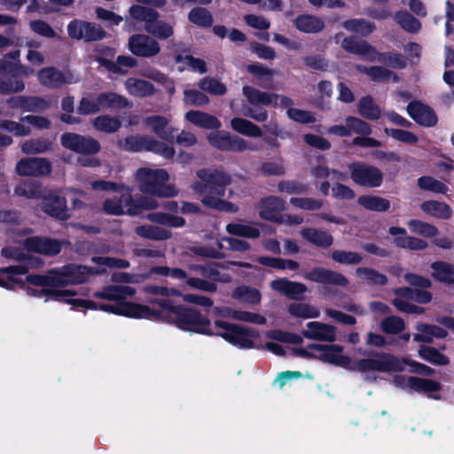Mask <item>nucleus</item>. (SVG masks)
<instances>
[{"label": "nucleus", "mask_w": 454, "mask_h": 454, "mask_svg": "<svg viewBox=\"0 0 454 454\" xmlns=\"http://www.w3.org/2000/svg\"><path fill=\"white\" fill-rule=\"evenodd\" d=\"M343 347L338 344L311 343L307 348H298L294 353L303 358L318 359L319 361L333 364L349 371L365 372L375 371L387 372L389 371H402L403 366L399 360L392 354L372 351L368 353L372 358H362L353 361L349 356L342 355ZM364 355H367L364 351Z\"/></svg>", "instance_id": "obj_1"}, {"label": "nucleus", "mask_w": 454, "mask_h": 454, "mask_svg": "<svg viewBox=\"0 0 454 454\" xmlns=\"http://www.w3.org/2000/svg\"><path fill=\"white\" fill-rule=\"evenodd\" d=\"M150 303L156 304L160 309H151L145 305L149 311L138 319L162 320L174 324L179 329L191 331L200 334L214 335L210 327V320L203 317L198 309L176 305L173 301L165 298L151 299Z\"/></svg>", "instance_id": "obj_2"}, {"label": "nucleus", "mask_w": 454, "mask_h": 454, "mask_svg": "<svg viewBox=\"0 0 454 454\" xmlns=\"http://www.w3.org/2000/svg\"><path fill=\"white\" fill-rule=\"evenodd\" d=\"M196 176L199 181H195L192 189L199 194L204 195L201 203L206 207L225 213H237L239 207L228 200H223L225 196L227 186L232 178L223 168H200Z\"/></svg>", "instance_id": "obj_3"}, {"label": "nucleus", "mask_w": 454, "mask_h": 454, "mask_svg": "<svg viewBox=\"0 0 454 454\" xmlns=\"http://www.w3.org/2000/svg\"><path fill=\"white\" fill-rule=\"evenodd\" d=\"M168 177V172L162 168H140L136 172V179L139 184L140 192L160 198H173L178 194V191L174 185L166 184Z\"/></svg>", "instance_id": "obj_4"}, {"label": "nucleus", "mask_w": 454, "mask_h": 454, "mask_svg": "<svg viewBox=\"0 0 454 454\" xmlns=\"http://www.w3.org/2000/svg\"><path fill=\"white\" fill-rule=\"evenodd\" d=\"M215 327L223 332L215 334L239 348L250 349L254 348L253 339L258 337V332L253 328L241 326L223 320H215Z\"/></svg>", "instance_id": "obj_5"}, {"label": "nucleus", "mask_w": 454, "mask_h": 454, "mask_svg": "<svg viewBox=\"0 0 454 454\" xmlns=\"http://www.w3.org/2000/svg\"><path fill=\"white\" fill-rule=\"evenodd\" d=\"M60 143L64 148L83 156H94L101 151L98 140L91 136L74 132L63 133Z\"/></svg>", "instance_id": "obj_6"}, {"label": "nucleus", "mask_w": 454, "mask_h": 454, "mask_svg": "<svg viewBox=\"0 0 454 454\" xmlns=\"http://www.w3.org/2000/svg\"><path fill=\"white\" fill-rule=\"evenodd\" d=\"M351 180L357 185L367 188H378L383 183L382 171L372 165L362 161H354L348 166Z\"/></svg>", "instance_id": "obj_7"}, {"label": "nucleus", "mask_w": 454, "mask_h": 454, "mask_svg": "<svg viewBox=\"0 0 454 454\" xmlns=\"http://www.w3.org/2000/svg\"><path fill=\"white\" fill-rule=\"evenodd\" d=\"M67 30L69 37L85 43L98 42L106 36V32L99 24L77 19L68 23Z\"/></svg>", "instance_id": "obj_8"}, {"label": "nucleus", "mask_w": 454, "mask_h": 454, "mask_svg": "<svg viewBox=\"0 0 454 454\" xmlns=\"http://www.w3.org/2000/svg\"><path fill=\"white\" fill-rule=\"evenodd\" d=\"M84 309H91V310H102L110 314H114L118 316H123L130 318H137L138 317L144 316L148 312L149 309L143 304L138 303H118V304H109L104 302H97L90 300H85Z\"/></svg>", "instance_id": "obj_9"}, {"label": "nucleus", "mask_w": 454, "mask_h": 454, "mask_svg": "<svg viewBox=\"0 0 454 454\" xmlns=\"http://www.w3.org/2000/svg\"><path fill=\"white\" fill-rule=\"evenodd\" d=\"M207 138L213 147L220 151L241 153L247 150L254 151L256 149L249 145L244 138L223 130L212 132Z\"/></svg>", "instance_id": "obj_10"}, {"label": "nucleus", "mask_w": 454, "mask_h": 454, "mask_svg": "<svg viewBox=\"0 0 454 454\" xmlns=\"http://www.w3.org/2000/svg\"><path fill=\"white\" fill-rule=\"evenodd\" d=\"M15 169L20 176H46L51 173L52 164L46 158H22Z\"/></svg>", "instance_id": "obj_11"}, {"label": "nucleus", "mask_w": 454, "mask_h": 454, "mask_svg": "<svg viewBox=\"0 0 454 454\" xmlns=\"http://www.w3.org/2000/svg\"><path fill=\"white\" fill-rule=\"evenodd\" d=\"M98 273V270L94 267L77 264H67L63 267L61 271L56 272L57 277L62 282L60 287L85 283L90 275Z\"/></svg>", "instance_id": "obj_12"}, {"label": "nucleus", "mask_w": 454, "mask_h": 454, "mask_svg": "<svg viewBox=\"0 0 454 454\" xmlns=\"http://www.w3.org/2000/svg\"><path fill=\"white\" fill-rule=\"evenodd\" d=\"M129 49L135 56L152 58L160 53V45L148 35L135 34L129 38Z\"/></svg>", "instance_id": "obj_13"}, {"label": "nucleus", "mask_w": 454, "mask_h": 454, "mask_svg": "<svg viewBox=\"0 0 454 454\" xmlns=\"http://www.w3.org/2000/svg\"><path fill=\"white\" fill-rule=\"evenodd\" d=\"M24 247L29 252L55 256L60 253L62 243L48 237L32 236L24 240Z\"/></svg>", "instance_id": "obj_14"}, {"label": "nucleus", "mask_w": 454, "mask_h": 454, "mask_svg": "<svg viewBox=\"0 0 454 454\" xmlns=\"http://www.w3.org/2000/svg\"><path fill=\"white\" fill-rule=\"evenodd\" d=\"M259 215L262 219L277 223H284V217L279 212L286 209V201L278 196H267L259 202Z\"/></svg>", "instance_id": "obj_15"}, {"label": "nucleus", "mask_w": 454, "mask_h": 454, "mask_svg": "<svg viewBox=\"0 0 454 454\" xmlns=\"http://www.w3.org/2000/svg\"><path fill=\"white\" fill-rule=\"evenodd\" d=\"M395 382L397 386L402 387H408L417 393H433L438 392L442 389L440 382L431 380L419 378L415 376H403L398 375L395 378Z\"/></svg>", "instance_id": "obj_16"}, {"label": "nucleus", "mask_w": 454, "mask_h": 454, "mask_svg": "<svg viewBox=\"0 0 454 454\" xmlns=\"http://www.w3.org/2000/svg\"><path fill=\"white\" fill-rule=\"evenodd\" d=\"M406 109L409 116L420 126L434 127L437 123L438 118L434 111L421 101H411Z\"/></svg>", "instance_id": "obj_17"}, {"label": "nucleus", "mask_w": 454, "mask_h": 454, "mask_svg": "<svg viewBox=\"0 0 454 454\" xmlns=\"http://www.w3.org/2000/svg\"><path fill=\"white\" fill-rule=\"evenodd\" d=\"M42 210L48 215L61 221H66L71 216L68 213L66 198L57 194H49L43 197Z\"/></svg>", "instance_id": "obj_18"}, {"label": "nucleus", "mask_w": 454, "mask_h": 454, "mask_svg": "<svg viewBox=\"0 0 454 454\" xmlns=\"http://www.w3.org/2000/svg\"><path fill=\"white\" fill-rule=\"evenodd\" d=\"M304 278L312 282L333 285L341 287H344L348 284V278L343 274L321 267L312 269L305 274Z\"/></svg>", "instance_id": "obj_19"}, {"label": "nucleus", "mask_w": 454, "mask_h": 454, "mask_svg": "<svg viewBox=\"0 0 454 454\" xmlns=\"http://www.w3.org/2000/svg\"><path fill=\"white\" fill-rule=\"evenodd\" d=\"M307 330H303L301 334L308 340L333 342L336 340V327L332 325L318 321H310L307 323Z\"/></svg>", "instance_id": "obj_20"}, {"label": "nucleus", "mask_w": 454, "mask_h": 454, "mask_svg": "<svg viewBox=\"0 0 454 454\" xmlns=\"http://www.w3.org/2000/svg\"><path fill=\"white\" fill-rule=\"evenodd\" d=\"M388 233L392 236H395L393 239V243L399 248L419 251L427 247V242L426 240L416 237L407 236V231L405 228L391 226L388 229Z\"/></svg>", "instance_id": "obj_21"}, {"label": "nucleus", "mask_w": 454, "mask_h": 454, "mask_svg": "<svg viewBox=\"0 0 454 454\" xmlns=\"http://www.w3.org/2000/svg\"><path fill=\"white\" fill-rule=\"evenodd\" d=\"M270 287L287 297L289 300L301 301L303 294L308 291L307 286L300 283L291 281L286 278H277L270 282Z\"/></svg>", "instance_id": "obj_22"}, {"label": "nucleus", "mask_w": 454, "mask_h": 454, "mask_svg": "<svg viewBox=\"0 0 454 454\" xmlns=\"http://www.w3.org/2000/svg\"><path fill=\"white\" fill-rule=\"evenodd\" d=\"M341 48L347 52L360 56L368 61H375L378 51L375 47L364 40H357L354 36H347L341 43Z\"/></svg>", "instance_id": "obj_23"}, {"label": "nucleus", "mask_w": 454, "mask_h": 454, "mask_svg": "<svg viewBox=\"0 0 454 454\" xmlns=\"http://www.w3.org/2000/svg\"><path fill=\"white\" fill-rule=\"evenodd\" d=\"M119 197L106 199L103 203V211L107 215H122L127 214L126 210L131 207L133 196L129 188L122 191Z\"/></svg>", "instance_id": "obj_24"}, {"label": "nucleus", "mask_w": 454, "mask_h": 454, "mask_svg": "<svg viewBox=\"0 0 454 454\" xmlns=\"http://www.w3.org/2000/svg\"><path fill=\"white\" fill-rule=\"evenodd\" d=\"M300 233L304 240L323 249L329 248L334 241L330 232L317 228H303Z\"/></svg>", "instance_id": "obj_25"}, {"label": "nucleus", "mask_w": 454, "mask_h": 454, "mask_svg": "<svg viewBox=\"0 0 454 454\" xmlns=\"http://www.w3.org/2000/svg\"><path fill=\"white\" fill-rule=\"evenodd\" d=\"M243 94L247 101L254 106H278V94L262 91L252 86H244Z\"/></svg>", "instance_id": "obj_26"}, {"label": "nucleus", "mask_w": 454, "mask_h": 454, "mask_svg": "<svg viewBox=\"0 0 454 454\" xmlns=\"http://www.w3.org/2000/svg\"><path fill=\"white\" fill-rule=\"evenodd\" d=\"M160 14L155 12L147 25H145V30L153 37L159 40H168L174 35V27L171 24L159 20Z\"/></svg>", "instance_id": "obj_27"}, {"label": "nucleus", "mask_w": 454, "mask_h": 454, "mask_svg": "<svg viewBox=\"0 0 454 454\" xmlns=\"http://www.w3.org/2000/svg\"><path fill=\"white\" fill-rule=\"evenodd\" d=\"M185 120L192 124L205 129H218L221 121L214 115L198 110H190L185 114Z\"/></svg>", "instance_id": "obj_28"}, {"label": "nucleus", "mask_w": 454, "mask_h": 454, "mask_svg": "<svg viewBox=\"0 0 454 454\" xmlns=\"http://www.w3.org/2000/svg\"><path fill=\"white\" fill-rule=\"evenodd\" d=\"M38 79L42 85L49 89H59L67 83L65 74L54 67L42 68L38 72Z\"/></svg>", "instance_id": "obj_29"}, {"label": "nucleus", "mask_w": 454, "mask_h": 454, "mask_svg": "<svg viewBox=\"0 0 454 454\" xmlns=\"http://www.w3.org/2000/svg\"><path fill=\"white\" fill-rule=\"evenodd\" d=\"M297 30L305 34H317L324 30L325 22L312 14H299L294 20Z\"/></svg>", "instance_id": "obj_30"}, {"label": "nucleus", "mask_w": 454, "mask_h": 454, "mask_svg": "<svg viewBox=\"0 0 454 454\" xmlns=\"http://www.w3.org/2000/svg\"><path fill=\"white\" fill-rule=\"evenodd\" d=\"M152 138L148 135H130L119 140L117 145L120 149L127 152H149Z\"/></svg>", "instance_id": "obj_31"}, {"label": "nucleus", "mask_w": 454, "mask_h": 454, "mask_svg": "<svg viewBox=\"0 0 454 454\" xmlns=\"http://www.w3.org/2000/svg\"><path fill=\"white\" fill-rule=\"evenodd\" d=\"M101 108L126 109L131 108L132 103L124 96L112 91L101 92L98 95Z\"/></svg>", "instance_id": "obj_32"}, {"label": "nucleus", "mask_w": 454, "mask_h": 454, "mask_svg": "<svg viewBox=\"0 0 454 454\" xmlns=\"http://www.w3.org/2000/svg\"><path fill=\"white\" fill-rule=\"evenodd\" d=\"M125 85L128 92L134 97L146 98L155 93L154 85L146 80L129 78Z\"/></svg>", "instance_id": "obj_33"}, {"label": "nucleus", "mask_w": 454, "mask_h": 454, "mask_svg": "<svg viewBox=\"0 0 454 454\" xmlns=\"http://www.w3.org/2000/svg\"><path fill=\"white\" fill-rule=\"evenodd\" d=\"M432 278L446 285H454V264L437 261L431 264Z\"/></svg>", "instance_id": "obj_34"}, {"label": "nucleus", "mask_w": 454, "mask_h": 454, "mask_svg": "<svg viewBox=\"0 0 454 454\" xmlns=\"http://www.w3.org/2000/svg\"><path fill=\"white\" fill-rule=\"evenodd\" d=\"M136 233L141 238L154 241L167 240L172 236L171 231L167 229L148 224L137 226Z\"/></svg>", "instance_id": "obj_35"}, {"label": "nucleus", "mask_w": 454, "mask_h": 454, "mask_svg": "<svg viewBox=\"0 0 454 454\" xmlns=\"http://www.w3.org/2000/svg\"><path fill=\"white\" fill-rule=\"evenodd\" d=\"M357 203L364 208L374 212H386L390 208V201L377 195H361Z\"/></svg>", "instance_id": "obj_36"}, {"label": "nucleus", "mask_w": 454, "mask_h": 454, "mask_svg": "<svg viewBox=\"0 0 454 454\" xmlns=\"http://www.w3.org/2000/svg\"><path fill=\"white\" fill-rule=\"evenodd\" d=\"M420 207L425 213L439 219L447 220L452 215L451 207L445 202L427 200L421 204Z\"/></svg>", "instance_id": "obj_37"}, {"label": "nucleus", "mask_w": 454, "mask_h": 454, "mask_svg": "<svg viewBox=\"0 0 454 454\" xmlns=\"http://www.w3.org/2000/svg\"><path fill=\"white\" fill-rule=\"evenodd\" d=\"M418 353L421 359L434 365L445 366L450 364V358L434 347L419 345Z\"/></svg>", "instance_id": "obj_38"}, {"label": "nucleus", "mask_w": 454, "mask_h": 454, "mask_svg": "<svg viewBox=\"0 0 454 454\" xmlns=\"http://www.w3.org/2000/svg\"><path fill=\"white\" fill-rule=\"evenodd\" d=\"M147 219L154 223L170 228H181L186 223L184 217L164 212H153L147 215Z\"/></svg>", "instance_id": "obj_39"}, {"label": "nucleus", "mask_w": 454, "mask_h": 454, "mask_svg": "<svg viewBox=\"0 0 454 454\" xmlns=\"http://www.w3.org/2000/svg\"><path fill=\"white\" fill-rule=\"evenodd\" d=\"M231 297L252 305L259 304L262 300V294L258 289L245 285L235 287Z\"/></svg>", "instance_id": "obj_40"}, {"label": "nucleus", "mask_w": 454, "mask_h": 454, "mask_svg": "<svg viewBox=\"0 0 454 454\" xmlns=\"http://www.w3.org/2000/svg\"><path fill=\"white\" fill-rule=\"evenodd\" d=\"M231 127L233 130L244 136L251 137H261L262 136L261 128L247 119L235 117L231 120Z\"/></svg>", "instance_id": "obj_41"}, {"label": "nucleus", "mask_w": 454, "mask_h": 454, "mask_svg": "<svg viewBox=\"0 0 454 454\" xmlns=\"http://www.w3.org/2000/svg\"><path fill=\"white\" fill-rule=\"evenodd\" d=\"M343 27L348 31L358 34L362 36H368L376 29L373 22L365 19H350L343 22Z\"/></svg>", "instance_id": "obj_42"}, {"label": "nucleus", "mask_w": 454, "mask_h": 454, "mask_svg": "<svg viewBox=\"0 0 454 454\" xmlns=\"http://www.w3.org/2000/svg\"><path fill=\"white\" fill-rule=\"evenodd\" d=\"M356 274L361 279L372 286H383L387 284V277L375 269L369 267H359L356 270Z\"/></svg>", "instance_id": "obj_43"}, {"label": "nucleus", "mask_w": 454, "mask_h": 454, "mask_svg": "<svg viewBox=\"0 0 454 454\" xmlns=\"http://www.w3.org/2000/svg\"><path fill=\"white\" fill-rule=\"evenodd\" d=\"M358 113L364 119L376 121L380 117V108L371 96H365L359 99L357 104Z\"/></svg>", "instance_id": "obj_44"}, {"label": "nucleus", "mask_w": 454, "mask_h": 454, "mask_svg": "<svg viewBox=\"0 0 454 454\" xmlns=\"http://www.w3.org/2000/svg\"><path fill=\"white\" fill-rule=\"evenodd\" d=\"M52 146V142L48 138H31L22 144L21 151L26 154H38L51 151Z\"/></svg>", "instance_id": "obj_45"}, {"label": "nucleus", "mask_w": 454, "mask_h": 454, "mask_svg": "<svg viewBox=\"0 0 454 454\" xmlns=\"http://www.w3.org/2000/svg\"><path fill=\"white\" fill-rule=\"evenodd\" d=\"M395 20L406 32L415 34L421 28L420 21L408 11H398L395 14Z\"/></svg>", "instance_id": "obj_46"}, {"label": "nucleus", "mask_w": 454, "mask_h": 454, "mask_svg": "<svg viewBox=\"0 0 454 454\" xmlns=\"http://www.w3.org/2000/svg\"><path fill=\"white\" fill-rule=\"evenodd\" d=\"M226 231L232 236L246 239H258L261 235V231L257 227L238 223H228L226 225Z\"/></svg>", "instance_id": "obj_47"}, {"label": "nucleus", "mask_w": 454, "mask_h": 454, "mask_svg": "<svg viewBox=\"0 0 454 454\" xmlns=\"http://www.w3.org/2000/svg\"><path fill=\"white\" fill-rule=\"evenodd\" d=\"M159 207L158 201L148 196H138L133 198L131 202V207H129L126 212L129 215H137L142 213L143 210L155 209Z\"/></svg>", "instance_id": "obj_48"}, {"label": "nucleus", "mask_w": 454, "mask_h": 454, "mask_svg": "<svg viewBox=\"0 0 454 454\" xmlns=\"http://www.w3.org/2000/svg\"><path fill=\"white\" fill-rule=\"evenodd\" d=\"M92 124L97 130L108 134L118 131L121 126V122L117 117L107 114L96 117Z\"/></svg>", "instance_id": "obj_49"}, {"label": "nucleus", "mask_w": 454, "mask_h": 454, "mask_svg": "<svg viewBox=\"0 0 454 454\" xmlns=\"http://www.w3.org/2000/svg\"><path fill=\"white\" fill-rule=\"evenodd\" d=\"M188 20L201 27H210L214 22L212 13L204 7L192 8L188 13Z\"/></svg>", "instance_id": "obj_50"}, {"label": "nucleus", "mask_w": 454, "mask_h": 454, "mask_svg": "<svg viewBox=\"0 0 454 454\" xmlns=\"http://www.w3.org/2000/svg\"><path fill=\"white\" fill-rule=\"evenodd\" d=\"M363 72L375 82H387L390 78H393L394 82L399 81V77L395 72L380 66L364 67Z\"/></svg>", "instance_id": "obj_51"}, {"label": "nucleus", "mask_w": 454, "mask_h": 454, "mask_svg": "<svg viewBox=\"0 0 454 454\" xmlns=\"http://www.w3.org/2000/svg\"><path fill=\"white\" fill-rule=\"evenodd\" d=\"M14 194L27 199H40L42 197L41 186L36 182L23 181L14 188Z\"/></svg>", "instance_id": "obj_52"}, {"label": "nucleus", "mask_w": 454, "mask_h": 454, "mask_svg": "<svg viewBox=\"0 0 454 454\" xmlns=\"http://www.w3.org/2000/svg\"><path fill=\"white\" fill-rule=\"evenodd\" d=\"M376 60L396 69H403L407 66L406 58L396 52L378 51V53L375 54V61Z\"/></svg>", "instance_id": "obj_53"}, {"label": "nucleus", "mask_w": 454, "mask_h": 454, "mask_svg": "<svg viewBox=\"0 0 454 454\" xmlns=\"http://www.w3.org/2000/svg\"><path fill=\"white\" fill-rule=\"evenodd\" d=\"M26 281L31 285L42 287H60L62 284L56 272L52 275L29 274L26 277Z\"/></svg>", "instance_id": "obj_54"}, {"label": "nucleus", "mask_w": 454, "mask_h": 454, "mask_svg": "<svg viewBox=\"0 0 454 454\" xmlns=\"http://www.w3.org/2000/svg\"><path fill=\"white\" fill-rule=\"evenodd\" d=\"M380 329L386 334H400L405 329V323L398 316H388L382 319Z\"/></svg>", "instance_id": "obj_55"}, {"label": "nucleus", "mask_w": 454, "mask_h": 454, "mask_svg": "<svg viewBox=\"0 0 454 454\" xmlns=\"http://www.w3.org/2000/svg\"><path fill=\"white\" fill-rule=\"evenodd\" d=\"M27 293L30 296H35L38 298H42L43 296H51L58 301H62V298L73 296L75 294L74 292L70 290H59L54 288H43V289H35L27 287Z\"/></svg>", "instance_id": "obj_56"}, {"label": "nucleus", "mask_w": 454, "mask_h": 454, "mask_svg": "<svg viewBox=\"0 0 454 454\" xmlns=\"http://www.w3.org/2000/svg\"><path fill=\"white\" fill-rule=\"evenodd\" d=\"M288 312L300 318H317L320 314L318 309L307 303H292L288 307Z\"/></svg>", "instance_id": "obj_57"}, {"label": "nucleus", "mask_w": 454, "mask_h": 454, "mask_svg": "<svg viewBox=\"0 0 454 454\" xmlns=\"http://www.w3.org/2000/svg\"><path fill=\"white\" fill-rule=\"evenodd\" d=\"M331 258L340 264L354 265L363 261V256L356 252L334 250L331 254Z\"/></svg>", "instance_id": "obj_58"}, {"label": "nucleus", "mask_w": 454, "mask_h": 454, "mask_svg": "<svg viewBox=\"0 0 454 454\" xmlns=\"http://www.w3.org/2000/svg\"><path fill=\"white\" fill-rule=\"evenodd\" d=\"M266 336L271 340L288 344H301L303 339L301 335L283 330L268 331Z\"/></svg>", "instance_id": "obj_59"}, {"label": "nucleus", "mask_w": 454, "mask_h": 454, "mask_svg": "<svg viewBox=\"0 0 454 454\" xmlns=\"http://www.w3.org/2000/svg\"><path fill=\"white\" fill-rule=\"evenodd\" d=\"M199 86L203 91H207L216 96H223L227 91V88L223 82L211 77L202 78Z\"/></svg>", "instance_id": "obj_60"}, {"label": "nucleus", "mask_w": 454, "mask_h": 454, "mask_svg": "<svg viewBox=\"0 0 454 454\" xmlns=\"http://www.w3.org/2000/svg\"><path fill=\"white\" fill-rule=\"evenodd\" d=\"M384 133L399 142L408 145H414L419 141V137L414 133L404 129L385 128Z\"/></svg>", "instance_id": "obj_61"}, {"label": "nucleus", "mask_w": 454, "mask_h": 454, "mask_svg": "<svg viewBox=\"0 0 454 454\" xmlns=\"http://www.w3.org/2000/svg\"><path fill=\"white\" fill-rule=\"evenodd\" d=\"M278 190L289 194H304L308 192L309 186L295 180H283L278 184Z\"/></svg>", "instance_id": "obj_62"}, {"label": "nucleus", "mask_w": 454, "mask_h": 454, "mask_svg": "<svg viewBox=\"0 0 454 454\" xmlns=\"http://www.w3.org/2000/svg\"><path fill=\"white\" fill-rule=\"evenodd\" d=\"M418 186L425 191L444 193L447 186L441 181L429 176H423L418 179Z\"/></svg>", "instance_id": "obj_63"}, {"label": "nucleus", "mask_w": 454, "mask_h": 454, "mask_svg": "<svg viewBox=\"0 0 454 454\" xmlns=\"http://www.w3.org/2000/svg\"><path fill=\"white\" fill-rule=\"evenodd\" d=\"M408 225L412 231L427 238H433L438 233V229L434 225L420 220L412 219L409 221Z\"/></svg>", "instance_id": "obj_64"}]
</instances>
